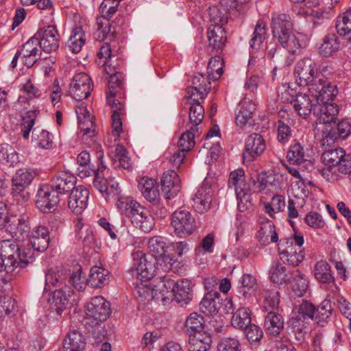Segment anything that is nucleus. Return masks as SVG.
Returning a JSON list of instances; mask_svg holds the SVG:
<instances>
[{"label": "nucleus", "instance_id": "nucleus-1", "mask_svg": "<svg viewBox=\"0 0 351 351\" xmlns=\"http://www.w3.org/2000/svg\"><path fill=\"white\" fill-rule=\"evenodd\" d=\"M291 17L285 14H274L271 27L274 39L290 53H297L307 45L308 37L292 28Z\"/></svg>", "mask_w": 351, "mask_h": 351}, {"label": "nucleus", "instance_id": "nucleus-2", "mask_svg": "<svg viewBox=\"0 0 351 351\" xmlns=\"http://www.w3.org/2000/svg\"><path fill=\"white\" fill-rule=\"evenodd\" d=\"M105 71L110 75L106 101L111 107L112 133L116 141L123 131L121 117L125 113L124 101L120 97L123 78L121 73L114 71L110 66L105 67Z\"/></svg>", "mask_w": 351, "mask_h": 351}, {"label": "nucleus", "instance_id": "nucleus-3", "mask_svg": "<svg viewBox=\"0 0 351 351\" xmlns=\"http://www.w3.org/2000/svg\"><path fill=\"white\" fill-rule=\"evenodd\" d=\"M210 90V82L201 73L195 74L192 79V86L187 88V97L191 100L189 118V127L200 124L204 117V108L200 99H204Z\"/></svg>", "mask_w": 351, "mask_h": 351}, {"label": "nucleus", "instance_id": "nucleus-4", "mask_svg": "<svg viewBox=\"0 0 351 351\" xmlns=\"http://www.w3.org/2000/svg\"><path fill=\"white\" fill-rule=\"evenodd\" d=\"M119 212L131 218L132 224L144 232H149L155 226V220L149 211L130 197H120L117 201Z\"/></svg>", "mask_w": 351, "mask_h": 351}, {"label": "nucleus", "instance_id": "nucleus-5", "mask_svg": "<svg viewBox=\"0 0 351 351\" xmlns=\"http://www.w3.org/2000/svg\"><path fill=\"white\" fill-rule=\"evenodd\" d=\"M348 158L341 147L326 150L322 154V162L326 166L321 171L322 176L328 181H333L341 175L351 172V160Z\"/></svg>", "mask_w": 351, "mask_h": 351}, {"label": "nucleus", "instance_id": "nucleus-6", "mask_svg": "<svg viewBox=\"0 0 351 351\" xmlns=\"http://www.w3.org/2000/svg\"><path fill=\"white\" fill-rule=\"evenodd\" d=\"M0 254L5 261V271L13 275L19 274L32 258L29 251L22 254L19 245L12 239L0 241Z\"/></svg>", "mask_w": 351, "mask_h": 351}, {"label": "nucleus", "instance_id": "nucleus-7", "mask_svg": "<svg viewBox=\"0 0 351 351\" xmlns=\"http://www.w3.org/2000/svg\"><path fill=\"white\" fill-rule=\"evenodd\" d=\"M304 241L303 235L295 232L292 237L280 240L279 254L281 260L291 266H298L301 263L305 257L302 248Z\"/></svg>", "mask_w": 351, "mask_h": 351}, {"label": "nucleus", "instance_id": "nucleus-8", "mask_svg": "<svg viewBox=\"0 0 351 351\" xmlns=\"http://www.w3.org/2000/svg\"><path fill=\"white\" fill-rule=\"evenodd\" d=\"M294 75L297 84L307 86L308 90H316L323 77L319 72L317 64L309 58L300 60L296 63Z\"/></svg>", "mask_w": 351, "mask_h": 351}, {"label": "nucleus", "instance_id": "nucleus-9", "mask_svg": "<svg viewBox=\"0 0 351 351\" xmlns=\"http://www.w3.org/2000/svg\"><path fill=\"white\" fill-rule=\"evenodd\" d=\"M157 259L142 251L137 250L133 253V263L130 271L134 277L141 281L152 278L156 274Z\"/></svg>", "mask_w": 351, "mask_h": 351}, {"label": "nucleus", "instance_id": "nucleus-10", "mask_svg": "<svg viewBox=\"0 0 351 351\" xmlns=\"http://www.w3.org/2000/svg\"><path fill=\"white\" fill-rule=\"evenodd\" d=\"M351 134V121L343 119L337 125L336 130L332 125H318L315 130V137L323 146H330L335 143L337 138L345 139Z\"/></svg>", "mask_w": 351, "mask_h": 351}, {"label": "nucleus", "instance_id": "nucleus-11", "mask_svg": "<svg viewBox=\"0 0 351 351\" xmlns=\"http://www.w3.org/2000/svg\"><path fill=\"white\" fill-rule=\"evenodd\" d=\"M172 226L174 232L179 237H186L196 229V222L191 213L186 210L178 209L174 211L171 215Z\"/></svg>", "mask_w": 351, "mask_h": 351}, {"label": "nucleus", "instance_id": "nucleus-12", "mask_svg": "<svg viewBox=\"0 0 351 351\" xmlns=\"http://www.w3.org/2000/svg\"><path fill=\"white\" fill-rule=\"evenodd\" d=\"M40 48L44 51L51 53L59 47L60 34L54 25H47L40 28L33 36Z\"/></svg>", "mask_w": 351, "mask_h": 351}, {"label": "nucleus", "instance_id": "nucleus-13", "mask_svg": "<svg viewBox=\"0 0 351 351\" xmlns=\"http://www.w3.org/2000/svg\"><path fill=\"white\" fill-rule=\"evenodd\" d=\"M60 202L59 195L49 184H41L36 195V206L43 213L54 210Z\"/></svg>", "mask_w": 351, "mask_h": 351}, {"label": "nucleus", "instance_id": "nucleus-14", "mask_svg": "<svg viewBox=\"0 0 351 351\" xmlns=\"http://www.w3.org/2000/svg\"><path fill=\"white\" fill-rule=\"evenodd\" d=\"M86 315L96 322L97 324L100 322L106 321L110 316V304L102 296L92 298L86 304Z\"/></svg>", "mask_w": 351, "mask_h": 351}, {"label": "nucleus", "instance_id": "nucleus-15", "mask_svg": "<svg viewBox=\"0 0 351 351\" xmlns=\"http://www.w3.org/2000/svg\"><path fill=\"white\" fill-rule=\"evenodd\" d=\"M75 112L82 140L90 145L95 142V128L93 119L90 117L86 107L82 104L76 108Z\"/></svg>", "mask_w": 351, "mask_h": 351}, {"label": "nucleus", "instance_id": "nucleus-16", "mask_svg": "<svg viewBox=\"0 0 351 351\" xmlns=\"http://www.w3.org/2000/svg\"><path fill=\"white\" fill-rule=\"evenodd\" d=\"M93 89L90 77L86 73H76L70 83L69 94L75 100L86 99Z\"/></svg>", "mask_w": 351, "mask_h": 351}, {"label": "nucleus", "instance_id": "nucleus-17", "mask_svg": "<svg viewBox=\"0 0 351 351\" xmlns=\"http://www.w3.org/2000/svg\"><path fill=\"white\" fill-rule=\"evenodd\" d=\"M213 196L211 185L207 180H205L192 198V206L194 210L199 213L207 212L210 208Z\"/></svg>", "mask_w": 351, "mask_h": 351}, {"label": "nucleus", "instance_id": "nucleus-18", "mask_svg": "<svg viewBox=\"0 0 351 351\" xmlns=\"http://www.w3.org/2000/svg\"><path fill=\"white\" fill-rule=\"evenodd\" d=\"M314 114L317 117L314 132L318 125H332L339 114V107L335 103L326 102L317 104L314 108Z\"/></svg>", "mask_w": 351, "mask_h": 351}, {"label": "nucleus", "instance_id": "nucleus-19", "mask_svg": "<svg viewBox=\"0 0 351 351\" xmlns=\"http://www.w3.org/2000/svg\"><path fill=\"white\" fill-rule=\"evenodd\" d=\"M228 313H232L231 324L234 328L243 330L251 324L252 311L246 307H240L236 311L232 299L226 300L225 304Z\"/></svg>", "mask_w": 351, "mask_h": 351}, {"label": "nucleus", "instance_id": "nucleus-20", "mask_svg": "<svg viewBox=\"0 0 351 351\" xmlns=\"http://www.w3.org/2000/svg\"><path fill=\"white\" fill-rule=\"evenodd\" d=\"M226 32L223 27H208L207 30V51L218 53L222 51L226 42Z\"/></svg>", "mask_w": 351, "mask_h": 351}, {"label": "nucleus", "instance_id": "nucleus-21", "mask_svg": "<svg viewBox=\"0 0 351 351\" xmlns=\"http://www.w3.org/2000/svg\"><path fill=\"white\" fill-rule=\"evenodd\" d=\"M266 148L263 136L256 133L250 134L245 141V150L243 156L245 160H252L261 156Z\"/></svg>", "mask_w": 351, "mask_h": 351}, {"label": "nucleus", "instance_id": "nucleus-22", "mask_svg": "<svg viewBox=\"0 0 351 351\" xmlns=\"http://www.w3.org/2000/svg\"><path fill=\"white\" fill-rule=\"evenodd\" d=\"M256 239L263 245L276 243L278 241V235L274 223L265 217L261 216L258 219Z\"/></svg>", "mask_w": 351, "mask_h": 351}, {"label": "nucleus", "instance_id": "nucleus-23", "mask_svg": "<svg viewBox=\"0 0 351 351\" xmlns=\"http://www.w3.org/2000/svg\"><path fill=\"white\" fill-rule=\"evenodd\" d=\"M89 191L78 186L71 191L68 200L69 208L75 214H81L87 207Z\"/></svg>", "mask_w": 351, "mask_h": 351}, {"label": "nucleus", "instance_id": "nucleus-24", "mask_svg": "<svg viewBox=\"0 0 351 351\" xmlns=\"http://www.w3.org/2000/svg\"><path fill=\"white\" fill-rule=\"evenodd\" d=\"M138 188L142 195L153 204H158L160 200L159 186L156 180L143 177L139 180Z\"/></svg>", "mask_w": 351, "mask_h": 351}, {"label": "nucleus", "instance_id": "nucleus-25", "mask_svg": "<svg viewBox=\"0 0 351 351\" xmlns=\"http://www.w3.org/2000/svg\"><path fill=\"white\" fill-rule=\"evenodd\" d=\"M161 184L165 197L169 199L174 198L181 189L180 179L178 173L174 170H168L164 172Z\"/></svg>", "mask_w": 351, "mask_h": 351}, {"label": "nucleus", "instance_id": "nucleus-26", "mask_svg": "<svg viewBox=\"0 0 351 351\" xmlns=\"http://www.w3.org/2000/svg\"><path fill=\"white\" fill-rule=\"evenodd\" d=\"M36 40L32 37L23 45L19 52L22 55V62L27 67H32L40 58L42 51Z\"/></svg>", "mask_w": 351, "mask_h": 351}, {"label": "nucleus", "instance_id": "nucleus-27", "mask_svg": "<svg viewBox=\"0 0 351 351\" xmlns=\"http://www.w3.org/2000/svg\"><path fill=\"white\" fill-rule=\"evenodd\" d=\"M221 302L220 293L211 289L204 295L199 309L206 316L216 314L221 307Z\"/></svg>", "mask_w": 351, "mask_h": 351}, {"label": "nucleus", "instance_id": "nucleus-28", "mask_svg": "<svg viewBox=\"0 0 351 351\" xmlns=\"http://www.w3.org/2000/svg\"><path fill=\"white\" fill-rule=\"evenodd\" d=\"M76 180V177L73 174L62 171L56 175L50 185L52 188H54V191L59 195L74 189Z\"/></svg>", "mask_w": 351, "mask_h": 351}, {"label": "nucleus", "instance_id": "nucleus-29", "mask_svg": "<svg viewBox=\"0 0 351 351\" xmlns=\"http://www.w3.org/2000/svg\"><path fill=\"white\" fill-rule=\"evenodd\" d=\"M34 178V173L29 170L19 171L12 178V191L15 196L21 193L23 199L29 198L28 193L24 194L25 189L31 184Z\"/></svg>", "mask_w": 351, "mask_h": 351}, {"label": "nucleus", "instance_id": "nucleus-30", "mask_svg": "<svg viewBox=\"0 0 351 351\" xmlns=\"http://www.w3.org/2000/svg\"><path fill=\"white\" fill-rule=\"evenodd\" d=\"M29 243L34 250L45 251L49 243L48 229L44 226H38L33 228L29 237Z\"/></svg>", "mask_w": 351, "mask_h": 351}, {"label": "nucleus", "instance_id": "nucleus-31", "mask_svg": "<svg viewBox=\"0 0 351 351\" xmlns=\"http://www.w3.org/2000/svg\"><path fill=\"white\" fill-rule=\"evenodd\" d=\"M255 110V103L250 98L244 97L240 101L238 110L235 114V122L237 125L243 127L249 123Z\"/></svg>", "mask_w": 351, "mask_h": 351}, {"label": "nucleus", "instance_id": "nucleus-32", "mask_svg": "<svg viewBox=\"0 0 351 351\" xmlns=\"http://www.w3.org/2000/svg\"><path fill=\"white\" fill-rule=\"evenodd\" d=\"M319 86L316 90H308L316 98L317 104L329 102L337 95V89L335 85L327 82L324 77H321Z\"/></svg>", "mask_w": 351, "mask_h": 351}, {"label": "nucleus", "instance_id": "nucleus-33", "mask_svg": "<svg viewBox=\"0 0 351 351\" xmlns=\"http://www.w3.org/2000/svg\"><path fill=\"white\" fill-rule=\"evenodd\" d=\"M175 280L168 276H164L154 285L155 300L165 302L174 295Z\"/></svg>", "mask_w": 351, "mask_h": 351}, {"label": "nucleus", "instance_id": "nucleus-34", "mask_svg": "<svg viewBox=\"0 0 351 351\" xmlns=\"http://www.w3.org/2000/svg\"><path fill=\"white\" fill-rule=\"evenodd\" d=\"M298 114L306 119L313 110V104L309 96L306 93H298L290 102Z\"/></svg>", "mask_w": 351, "mask_h": 351}, {"label": "nucleus", "instance_id": "nucleus-35", "mask_svg": "<svg viewBox=\"0 0 351 351\" xmlns=\"http://www.w3.org/2000/svg\"><path fill=\"white\" fill-rule=\"evenodd\" d=\"M8 228L13 237H16V239L27 237L30 233L29 217L25 214L20 215L19 218L9 223Z\"/></svg>", "mask_w": 351, "mask_h": 351}, {"label": "nucleus", "instance_id": "nucleus-36", "mask_svg": "<svg viewBox=\"0 0 351 351\" xmlns=\"http://www.w3.org/2000/svg\"><path fill=\"white\" fill-rule=\"evenodd\" d=\"M212 343L210 335L206 332H199L190 335L189 339V351H208Z\"/></svg>", "mask_w": 351, "mask_h": 351}, {"label": "nucleus", "instance_id": "nucleus-37", "mask_svg": "<svg viewBox=\"0 0 351 351\" xmlns=\"http://www.w3.org/2000/svg\"><path fill=\"white\" fill-rule=\"evenodd\" d=\"M341 43L335 34L326 35L318 47V53L323 57H330L340 49Z\"/></svg>", "mask_w": 351, "mask_h": 351}, {"label": "nucleus", "instance_id": "nucleus-38", "mask_svg": "<svg viewBox=\"0 0 351 351\" xmlns=\"http://www.w3.org/2000/svg\"><path fill=\"white\" fill-rule=\"evenodd\" d=\"M264 327L267 334L278 335L284 327L282 315L276 311H270L265 317Z\"/></svg>", "mask_w": 351, "mask_h": 351}, {"label": "nucleus", "instance_id": "nucleus-39", "mask_svg": "<svg viewBox=\"0 0 351 351\" xmlns=\"http://www.w3.org/2000/svg\"><path fill=\"white\" fill-rule=\"evenodd\" d=\"M86 346L84 335L76 330H70L63 343L64 351H83Z\"/></svg>", "mask_w": 351, "mask_h": 351}, {"label": "nucleus", "instance_id": "nucleus-40", "mask_svg": "<svg viewBox=\"0 0 351 351\" xmlns=\"http://www.w3.org/2000/svg\"><path fill=\"white\" fill-rule=\"evenodd\" d=\"M72 294L73 291L66 285L53 291L51 306L58 314H61L66 308Z\"/></svg>", "mask_w": 351, "mask_h": 351}, {"label": "nucleus", "instance_id": "nucleus-41", "mask_svg": "<svg viewBox=\"0 0 351 351\" xmlns=\"http://www.w3.org/2000/svg\"><path fill=\"white\" fill-rule=\"evenodd\" d=\"M174 296L178 302L188 303L193 298V283L187 279L175 282Z\"/></svg>", "mask_w": 351, "mask_h": 351}, {"label": "nucleus", "instance_id": "nucleus-42", "mask_svg": "<svg viewBox=\"0 0 351 351\" xmlns=\"http://www.w3.org/2000/svg\"><path fill=\"white\" fill-rule=\"evenodd\" d=\"M110 272L102 267L94 266L90 270L87 283L93 288H100L108 283Z\"/></svg>", "mask_w": 351, "mask_h": 351}, {"label": "nucleus", "instance_id": "nucleus-43", "mask_svg": "<svg viewBox=\"0 0 351 351\" xmlns=\"http://www.w3.org/2000/svg\"><path fill=\"white\" fill-rule=\"evenodd\" d=\"M335 28L340 36L346 37L347 44L351 47V10L337 16Z\"/></svg>", "mask_w": 351, "mask_h": 351}, {"label": "nucleus", "instance_id": "nucleus-44", "mask_svg": "<svg viewBox=\"0 0 351 351\" xmlns=\"http://www.w3.org/2000/svg\"><path fill=\"white\" fill-rule=\"evenodd\" d=\"M114 167H121L124 169L130 170L132 167V161L125 147L117 144L113 155H110Z\"/></svg>", "mask_w": 351, "mask_h": 351}, {"label": "nucleus", "instance_id": "nucleus-45", "mask_svg": "<svg viewBox=\"0 0 351 351\" xmlns=\"http://www.w3.org/2000/svg\"><path fill=\"white\" fill-rule=\"evenodd\" d=\"M313 271L315 279L319 282L329 284L335 281L330 266L325 260L317 261Z\"/></svg>", "mask_w": 351, "mask_h": 351}, {"label": "nucleus", "instance_id": "nucleus-46", "mask_svg": "<svg viewBox=\"0 0 351 351\" xmlns=\"http://www.w3.org/2000/svg\"><path fill=\"white\" fill-rule=\"evenodd\" d=\"M239 283L237 292L245 298L250 297L257 289L256 279L251 274H245L243 275Z\"/></svg>", "mask_w": 351, "mask_h": 351}, {"label": "nucleus", "instance_id": "nucleus-47", "mask_svg": "<svg viewBox=\"0 0 351 351\" xmlns=\"http://www.w3.org/2000/svg\"><path fill=\"white\" fill-rule=\"evenodd\" d=\"M228 186L234 189L235 193L250 191V186L245 182V173L242 169H238L230 173Z\"/></svg>", "mask_w": 351, "mask_h": 351}, {"label": "nucleus", "instance_id": "nucleus-48", "mask_svg": "<svg viewBox=\"0 0 351 351\" xmlns=\"http://www.w3.org/2000/svg\"><path fill=\"white\" fill-rule=\"evenodd\" d=\"M85 40V32L82 27L79 26L72 30L66 47L72 53H77L82 50Z\"/></svg>", "mask_w": 351, "mask_h": 351}, {"label": "nucleus", "instance_id": "nucleus-49", "mask_svg": "<svg viewBox=\"0 0 351 351\" xmlns=\"http://www.w3.org/2000/svg\"><path fill=\"white\" fill-rule=\"evenodd\" d=\"M287 157L291 164L300 165L308 161L309 156L300 143H295L290 146Z\"/></svg>", "mask_w": 351, "mask_h": 351}, {"label": "nucleus", "instance_id": "nucleus-50", "mask_svg": "<svg viewBox=\"0 0 351 351\" xmlns=\"http://www.w3.org/2000/svg\"><path fill=\"white\" fill-rule=\"evenodd\" d=\"M102 18L97 19V29L94 33L95 38L99 41H103L109 37L110 40L114 38V32H111V26L108 21L111 17L106 18L101 14Z\"/></svg>", "mask_w": 351, "mask_h": 351}, {"label": "nucleus", "instance_id": "nucleus-51", "mask_svg": "<svg viewBox=\"0 0 351 351\" xmlns=\"http://www.w3.org/2000/svg\"><path fill=\"white\" fill-rule=\"evenodd\" d=\"M223 61L220 56H215L211 58L208 63L207 73L208 77L204 76L207 80L213 81L218 80L223 73ZM209 82V80H208Z\"/></svg>", "mask_w": 351, "mask_h": 351}, {"label": "nucleus", "instance_id": "nucleus-52", "mask_svg": "<svg viewBox=\"0 0 351 351\" xmlns=\"http://www.w3.org/2000/svg\"><path fill=\"white\" fill-rule=\"evenodd\" d=\"M266 29L263 21H258L255 26L253 36L250 40V47L254 51H258L263 47L265 39Z\"/></svg>", "mask_w": 351, "mask_h": 351}, {"label": "nucleus", "instance_id": "nucleus-53", "mask_svg": "<svg viewBox=\"0 0 351 351\" xmlns=\"http://www.w3.org/2000/svg\"><path fill=\"white\" fill-rule=\"evenodd\" d=\"M285 208V199L281 195H275L270 202L264 203L265 211L272 218L275 214L282 212Z\"/></svg>", "mask_w": 351, "mask_h": 351}, {"label": "nucleus", "instance_id": "nucleus-54", "mask_svg": "<svg viewBox=\"0 0 351 351\" xmlns=\"http://www.w3.org/2000/svg\"><path fill=\"white\" fill-rule=\"evenodd\" d=\"M147 247L149 252V254H148L152 255L155 258H158L162 255H164V254L166 253V250L167 248L165 239L159 236L153 237L149 239Z\"/></svg>", "mask_w": 351, "mask_h": 351}, {"label": "nucleus", "instance_id": "nucleus-55", "mask_svg": "<svg viewBox=\"0 0 351 351\" xmlns=\"http://www.w3.org/2000/svg\"><path fill=\"white\" fill-rule=\"evenodd\" d=\"M189 129L183 133L178 142V145L180 151L189 152L195 146V133L197 132V128L189 127Z\"/></svg>", "mask_w": 351, "mask_h": 351}, {"label": "nucleus", "instance_id": "nucleus-56", "mask_svg": "<svg viewBox=\"0 0 351 351\" xmlns=\"http://www.w3.org/2000/svg\"><path fill=\"white\" fill-rule=\"evenodd\" d=\"M18 161V155L14 148L8 143L0 145V162L13 166Z\"/></svg>", "mask_w": 351, "mask_h": 351}, {"label": "nucleus", "instance_id": "nucleus-57", "mask_svg": "<svg viewBox=\"0 0 351 351\" xmlns=\"http://www.w3.org/2000/svg\"><path fill=\"white\" fill-rule=\"evenodd\" d=\"M208 14L210 21L208 27H223L228 22L227 12L224 9L221 10L217 6L210 7Z\"/></svg>", "mask_w": 351, "mask_h": 351}, {"label": "nucleus", "instance_id": "nucleus-58", "mask_svg": "<svg viewBox=\"0 0 351 351\" xmlns=\"http://www.w3.org/2000/svg\"><path fill=\"white\" fill-rule=\"evenodd\" d=\"M32 134L38 147L43 149H51L53 147V135L48 131L34 128Z\"/></svg>", "mask_w": 351, "mask_h": 351}, {"label": "nucleus", "instance_id": "nucleus-59", "mask_svg": "<svg viewBox=\"0 0 351 351\" xmlns=\"http://www.w3.org/2000/svg\"><path fill=\"white\" fill-rule=\"evenodd\" d=\"M66 278V276L57 269H49L45 274L46 286L49 288L51 286L63 287L62 285L64 284Z\"/></svg>", "mask_w": 351, "mask_h": 351}, {"label": "nucleus", "instance_id": "nucleus-60", "mask_svg": "<svg viewBox=\"0 0 351 351\" xmlns=\"http://www.w3.org/2000/svg\"><path fill=\"white\" fill-rule=\"evenodd\" d=\"M203 325L204 318L201 315L197 313H191L185 322V327L190 335L195 334V332H203L202 330Z\"/></svg>", "mask_w": 351, "mask_h": 351}, {"label": "nucleus", "instance_id": "nucleus-61", "mask_svg": "<svg viewBox=\"0 0 351 351\" xmlns=\"http://www.w3.org/2000/svg\"><path fill=\"white\" fill-rule=\"evenodd\" d=\"M134 294L141 302H149L152 300H155L154 286H149L147 284L141 282L137 284L134 288Z\"/></svg>", "mask_w": 351, "mask_h": 351}, {"label": "nucleus", "instance_id": "nucleus-62", "mask_svg": "<svg viewBox=\"0 0 351 351\" xmlns=\"http://www.w3.org/2000/svg\"><path fill=\"white\" fill-rule=\"evenodd\" d=\"M332 308L329 300H324L317 309L315 316L316 322L321 326H324L328 322L332 314Z\"/></svg>", "mask_w": 351, "mask_h": 351}, {"label": "nucleus", "instance_id": "nucleus-63", "mask_svg": "<svg viewBox=\"0 0 351 351\" xmlns=\"http://www.w3.org/2000/svg\"><path fill=\"white\" fill-rule=\"evenodd\" d=\"M308 281L306 276L296 270L293 278L292 287L295 295L302 296L308 288Z\"/></svg>", "mask_w": 351, "mask_h": 351}, {"label": "nucleus", "instance_id": "nucleus-64", "mask_svg": "<svg viewBox=\"0 0 351 351\" xmlns=\"http://www.w3.org/2000/svg\"><path fill=\"white\" fill-rule=\"evenodd\" d=\"M270 279L274 283L282 284L287 279L286 267L281 263H274L269 270Z\"/></svg>", "mask_w": 351, "mask_h": 351}]
</instances>
